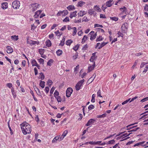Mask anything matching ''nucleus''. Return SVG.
Masks as SVG:
<instances>
[{
	"instance_id": "nucleus-1",
	"label": "nucleus",
	"mask_w": 148,
	"mask_h": 148,
	"mask_svg": "<svg viewBox=\"0 0 148 148\" xmlns=\"http://www.w3.org/2000/svg\"><path fill=\"white\" fill-rule=\"evenodd\" d=\"M20 125L23 133L24 135L30 133L32 131L31 126L26 122H24Z\"/></svg>"
},
{
	"instance_id": "nucleus-2",
	"label": "nucleus",
	"mask_w": 148,
	"mask_h": 148,
	"mask_svg": "<svg viewBox=\"0 0 148 148\" xmlns=\"http://www.w3.org/2000/svg\"><path fill=\"white\" fill-rule=\"evenodd\" d=\"M128 25L127 23L123 24L121 27V30L123 33H126L127 32Z\"/></svg>"
},
{
	"instance_id": "nucleus-3",
	"label": "nucleus",
	"mask_w": 148,
	"mask_h": 148,
	"mask_svg": "<svg viewBox=\"0 0 148 148\" xmlns=\"http://www.w3.org/2000/svg\"><path fill=\"white\" fill-rule=\"evenodd\" d=\"M84 82V80L83 79L77 83L75 86L76 90L77 91H78L80 89V87L82 86Z\"/></svg>"
},
{
	"instance_id": "nucleus-4",
	"label": "nucleus",
	"mask_w": 148,
	"mask_h": 148,
	"mask_svg": "<svg viewBox=\"0 0 148 148\" xmlns=\"http://www.w3.org/2000/svg\"><path fill=\"white\" fill-rule=\"evenodd\" d=\"M20 3L19 1L16 0L13 1L12 3V7L15 9L19 8L20 6Z\"/></svg>"
},
{
	"instance_id": "nucleus-5",
	"label": "nucleus",
	"mask_w": 148,
	"mask_h": 148,
	"mask_svg": "<svg viewBox=\"0 0 148 148\" xmlns=\"http://www.w3.org/2000/svg\"><path fill=\"white\" fill-rule=\"evenodd\" d=\"M73 90L71 88H69L66 91V96L68 97H70L71 94L72 93Z\"/></svg>"
},
{
	"instance_id": "nucleus-6",
	"label": "nucleus",
	"mask_w": 148,
	"mask_h": 148,
	"mask_svg": "<svg viewBox=\"0 0 148 148\" xmlns=\"http://www.w3.org/2000/svg\"><path fill=\"white\" fill-rule=\"evenodd\" d=\"M107 44V42H103L101 44L99 42L98 43L95 45V48H97L98 47V49H101L102 47L105 46Z\"/></svg>"
},
{
	"instance_id": "nucleus-7",
	"label": "nucleus",
	"mask_w": 148,
	"mask_h": 148,
	"mask_svg": "<svg viewBox=\"0 0 148 148\" xmlns=\"http://www.w3.org/2000/svg\"><path fill=\"white\" fill-rule=\"evenodd\" d=\"M39 5V4L38 3H33L31 4V6L32 8V10L33 12L35 11L36 10Z\"/></svg>"
},
{
	"instance_id": "nucleus-8",
	"label": "nucleus",
	"mask_w": 148,
	"mask_h": 148,
	"mask_svg": "<svg viewBox=\"0 0 148 148\" xmlns=\"http://www.w3.org/2000/svg\"><path fill=\"white\" fill-rule=\"evenodd\" d=\"M137 123H135L133 124H130L126 127H125V129L126 130H130L131 129H132L135 127H137V125L132 126V125L137 124Z\"/></svg>"
},
{
	"instance_id": "nucleus-9",
	"label": "nucleus",
	"mask_w": 148,
	"mask_h": 148,
	"mask_svg": "<svg viewBox=\"0 0 148 148\" xmlns=\"http://www.w3.org/2000/svg\"><path fill=\"white\" fill-rule=\"evenodd\" d=\"M96 121V120L94 119H90L86 125V126H89L92 124H93Z\"/></svg>"
},
{
	"instance_id": "nucleus-10",
	"label": "nucleus",
	"mask_w": 148,
	"mask_h": 148,
	"mask_svg": "<svg viewBox=\"0 0 148 148\" xmlns=\"http://www.w3.org/2000/svg\"><path fill=\"white\" fill-rule=\"evenodd\" d=\"M114 2V1L113 0H109L106 2V6L110 7L112 5Z\"/></svg>"
},
{
	"instance_id": "nucleus-11",
	"label": "nucleus",
	"mask_w": 148,
	"mask_h": 148,
	"mask_svg": "<svg viewBox=\"0 0 148 148\" xmlns=\"http://www.w3.org/2000/svg\"><path fill=\"white\" fill-rule=\"evenodd\" d=\"M42 11L41 10H38L35 13L34 16L35 18H37L38 17L39 15L41 14Z\"/></svg>"
},
{
	"instance_id": "nucleus-12",
	"label": "nucleus",
	"mask_w": 148,
	"mask_h": 148,
	"mask_svg": "<svg viewBox=\"0 0 148 148\" xmlns=\"http://www.w3.org/2000/svg\"><path fill=\"white\" fill-rule=\"evenodd\" d=\"M95 62H94V63H93L92 65L88 67V72H89L90 71H91L92 70L94 69V68L95 67Z\"/></svg>"
},
{
	"instance_id": "nucleus-13",
	"label": "nucleus",
	"mask_w": 148,
	"mask_h": 148,
	"mask_svg": "<svg viewBox=\"0 0 148 148\" xmlns=\"http://www.w3.org/2000/svg\"><path fill=\"white\" fill-rule=\"evenodd\" d=\"M7 52L8 53H12L13 51V50L12 47L10 46H8L7 47Z\"/></svg>"
},
{
	"instance_id": "nucleus-14",
	"label": "nucleus",
	"mask_w": 148,
	"mask_h": 148,
	"mask_svg": "<svg viewBox=\"0 0 148 148\" xmlns=\"http://www.w3.org/2000/svg\"><path fill=\"white\" fill-rule=\"evenodd\" d=\"M86 13V12L84 11H80L78 13V15L79 16H82Z\"/></svg>"
},
{
	"instance_id": "nucleus-15",
	"label": "nucleus",
	"mask_w": 148,
	"mask_h": 148,
	"mask_svg": "<svg viewBox=\"0 0 148 148\" xmlns=\"http://www.w3.org/2000/svg\"><path fill=\"white\" fill-rule=\"evenodd\" d=\"M120 10L121 11L122 13H124L127 14L126 12L127 10L126 8L124 6L123 8H120Z\"/></svg>"
},
{
	"instance_id": "nucleus-16",
	"label": "nucleus",
	"mask_w": 148,
	"mask_h": 148,
	"mask_svg": "<svg viewBox=\"0 0 148 148\" xmlns=\"http://www.w3.org/2000/svg\"><path fill=\"white\" fill-rule=\"evenodd\" d=\"M8 3L7 2L3 3L1 5V8L3 9H5L8 8Z\"/></svg>"
},
{
	"instance_id": "nucleus-17",
	"label": "nucleus",
	"mask_w": 148,
	"mask_h": 148,
	"mask_svg": "<svg viewBox=\"0 0 148 148\" xmlns=\"http://www.w3.org/2000/svg\"><path fill=\"white\" fill-rule=\"evenodd\" d=\"M96 76V75L94 74L92 77L90 78L88 80V82H89V83H91L93 80L95 78Z\"/></svg>"
},
{
	"instance_id": "nucleus-18",
	"label": "nucleus",
	"mask_w": 148,
	"mask_h": 148,
	"mask_svg": "<svg viewBox=\"0 0 148 148\" xmlns=\"http://www.w3.org/2000/svg\"><path fill=\"white\" fill-rule=\"evenodd\" d=\"M30 45L31 46H32L36 44H37L38 45L39 44V42L38 41H35L32 40H30Z\"/></svg>"
},
{
	"instance_id": "nucleus-19",
	"label": "nucleus",
	"mask_w": 148,
	"mask_h": 148,
	"mask_svg": "<svg viewBox=\"0 0 148 148\" xmlns=\"http://www.w3.org/2000/svg\"><path fill=\"white\" fill-rule=\"evenodd\" d=\"M67 9L69 10H75V8L74 6L73 5H70L67 7Z\"/></svg>"
},
{
	"instance_id": "nucleus-20",
	"label": "nucleus",
	"mask_w": 148,
	"mask_h": 148,
	"mask_svg": "<svg viewBox=\"0 0 148 148\" xmlns=\"http://www.w3.org/2000/svg\"><path fill=\"white\" fill-rule=\"evenodd\" d=\"M34 88L37 94L39 96L40 95H41V93L39 89H38L36 86H35V87H34Z\"/></svg>"
},
{
	"instance_id": "nucleus-21",
	"label": "nucleus",
	"mask_w": 148,
	"mask_h": 148,
	"mask_svg": "<svg viewBox=\"0 0 148 148\" xmlns=\"http://www.w3.org/2000/svg\"><path fill=\"white\" fill-rule=\"evenodd\" d=\"M11 92L14 98H15L16 96V92L14 90V88L12 87L11 89Z\"/></svg>"
},
{
	"instance_id": "nucleus-22",
	"label": "nucleus",
	"mask_w": 148,
	"mask_h": 148,
	"mask_svg": "<svg viewBox=\"0 0 148 148\" xmlns=\"http://www.w3.org/2000/svg\"><path fill=\"white\" fill-rule=\"evenodd\" d=\"M31 63L33 66H36L38 64L36 60L34 59L32 60Z\"/></svg>"
},
{
	"instance_id": "nucleus-23",
	"label": "nucleus",
	"mask_w": 148,
	"mask_h": 148,
	"mask_svg": "<svg viewBox=\"0 0 148 148\" xmlns=\"http://www.w3.org/2000/svg\"><path fill=\"white\" fill-rule=\"evenodd\" d=\"M85 3L83 1H81L78 2L77 6L78 7H81L82 6L85 4Z\"/></svg>"
},
{
	"instance_id": "nucleus-24",
	"label": "nucleus",
	"mask_w": 148,
	"mask_h": 148,
	"mask_svg": "<svg viewBox=\"0 0 148 148\" xmlns=\"http://www.w3.org/2000/svg\"><path fill=\"white\" fill-rule=\"evenodd\" d=\"M46 46L48 47H50L51 46V42L50 40H47L46 41Z\"/></svg>"
},
{
	"instance_id": "nucleus-25",
	"label": "nucleus",
	"mask_w": 148,
	"mask_h": 148,
	"mask_svg": "<svg viewBox=\"0 0 148 148\" xmlns=\"http://www.w3.org/2000/svg\"><path fill=\"white\" fill-rule=\"evenodd\" d=\"M58 140H59V137L58 136H56L53 140L52 143H56Z\"/></svg>"
},
{
	"instance_id": "nucleus-26",
	"label": "nucleus",
	"mask_w": 148,
	"mask_h": 148,
	"mask_svg": "<svg viewBox=\"0 0 148 148\" xmlns=\"http://www.w3.org/2000/svg\"><path fill=\"white\" fill-rule=\"evenodd\" d=\"M45 82L44 81H42L41 80L40 81V86L42 87V88H44L45 87Z\"/></svg>"
},
{
	"instance_id": "nucleus-27",
	"label": "nucleus",
	"mask_w": 148,
	"mask_h": 148,
	"mask_svg": "<svg viewBox=\"0 0 148 148\" xmlns=\"http://www.w3.org/2000/svg\"><path fill=\"white\" fill-rule=\"evenodd\" d=\"M65 41V37H63L62 40L61 41L60 43V44L59 45L62 46H63L64 44V42Z\"/></svg>"
},
{
	"instance_id": "nucleus-28",
	"label": "nucleus",
	"mask_w": 148,
	"mask_h": 148,
	"mask_svg": "<svg viewBox=\"0 0 148 148\" xmlns=\"http://www.w3.org/2000/svg\"><path fill=\"white\" fill-rule=\"evenodd\" d=\"M53 61L54 60H53L50 59L47 63V65L51 66V64L53 62Z\"/></svg>"
},
{
	"instance_id": "nucleus-29",
	"label": "nucleus",
	"mask_w": 148,
	"mask_h": 148,
	"mask_svg": "<svg viewBox=\"0 0 148 148\" xmlns=\"http://www.w3.org/2000/svg\"><path fill=\"white\" fill-rule=\"evenodd\" d=\"M103 39V38L101 36H99L98 38H97L96 40V42L100 41H102Z\"/></svg>"
},
{
	"instance_id": "nucleus-30",
	"label": "nucleus",
	"mask_w": 148,
	"mask_h": 148,
	"mask_svg": "<svg viewBox=\"0 0 148 148\" xmlns=\"http://www.w3.org/2000/svg\"><path fill=\"white\" fill-rule=\"evenodd\" d=\"M56 53L58 56H60L62 53V51L60 49H59L56 52Z\"/></svg>"
},
{
	"instance_id": "nucleus-31",
	"label": "nucleus",
	"mask_w": 148,
	"mask_h": 148,
	"mask_svg": "<svg viewBox=\"0 0 148 148\" xmlns=\"http://www.w3.org/2000/svg\"><path fill=\"white\" fill-rule=\"evenodd\" d=\"M73 41L71 40H68L66 42V44L67 45L70 46L71 44L72 43Z\"/></svg>"
},
{
	"instance_id": "nucleus-32",
	"label": "nucleus",
	"mask_w": 148,
	"mask_h": 148,
	"mask_svg": "<svg viewBox=\"0 0 148 148\" xmlns=\"http://www.w3.org/2000/svg\"><path fill=\"white\" fill-rule=\"evenodd\" d=\"M87 38L88 37L86 35L84 36L82 39V43H84V42L87 40Z\"/></svg>"
},
{
	"instance_id": "nucleus-33",
	"label": "nucleus",
	"mask_w": 148,
	"mask_h": 148,
	"mask_svg": "<svg viewBox=\"0 0 148 148\" xmlns=\"http://www.w3.org/2000/svg\"><path fill=\"white\" fill-rule=\"evenodd\" d=\"M18 36H16V35L12 36L11 37V39L12 40H14L15 41L17 40L18 39Z\"/></svg>"
},
{
	"instance_id": "nucleus-34",
	"label": "nucleus",
	"mask_w": 148,
	"mask_h": 148,
	"mask_svg": "<svg viewBox=\"0 0 148 148\" xmlns=\"http://www.w3.org/2000/svg\"><path fill=\"white\" fill-rule=\"evenodd\" d=\"M115 141L114 140H112L109 141L107 142V144H112L114 143Z\"/></svg>"
},
{
	"instance_id": "nucleus-35",
	"label": "nucleus",
	"mask_w": 148,
	"mask_h": 148,
	"mask_svg": "<svg viewBox=\"0 0 148 148\" xmlns=\"http://www.w3.org/2000/svg\"><path fill=\"white\" fill-rule=\"evenodd\" d=\"M77 14H73V12H72L71 13L69 16V17L71 18H72L73 17H75L77 16Z\"/></svg>"
},
{
	"instance_id": "nucleus-36",
	"label": "nucleus",
	"mask_w": 148,
	"mask_h": 148,
	"mask_svg": "<svg viewBox=\"0 0 148 148\" xmlns=\"http://www.w3.org/2000/svg\"><path fill=\"white\" fill-rule=\"evenodd\" d=\"M72 29L74 30L73 32V33L72 35L74 36L76 34L77 32L76 28L75 27H73Z\"/></svg>"
},
{
	"instance_id": "nucleus-37",
	"label": "nucleus",
	"mask_w": 148,
	"mask_h": 148,
	"mask_svg": "<svg viewBox=\"0 0 148 148\" xmlns=\"http://www.w3.org/2000/svg\"><path fill=\"white\" fill-rule=\"evenodd\" d=\"M139 129H140V127H139L135 128L133 129H132L131 130H130L128 131V132H132L136 131V130H139Z\"/></svg>"
},
{
	"instance_id": "nucleus-38",
	"label": "nucleus",
	"mask_w": 148,
	"mask_h": 148,
	"mask_svg": "<svg viewBox=\"0 0 148 148\" xmlns=\"http://www.w3.org/2000/svg\"><path fill=\"white\" fill-rule=\"evenodd\" d=\"M106 114H104L101 115H98L97 116V118H103L105 117L106 116Z\"/></svg>"
},
{
	"instance_id": "nucleus-39",
	"label": "nucleus",
	"mask_w": 148,
	"mask_h": 148,
	"mask_svg": "<svg viewBox=\"0 0 148 148\" xmlns=\"http://www.w3.org/2000/svg\"><path fill=\"white\" fill-rule=\"evenodd\" d=\"M52 82L51 80L49 79L47 82V83L49 86H50L52 84Z\"/></svg>"
},
{
	"instance_id": "nucleus-40",
	"label": "nucleus",
	"mask_w": 148,
	"mask_h": 148,
	"mask_svg": "<svg viewBox=\"0 0 148 148\" xmlns=\"http://www.w3.org/2000/svg\"><path fill=\"white\" fill-rule=\"evenodd\" d=\"M110 19L113 21H117L118 20V18L115 17H110Z\"/></svg>"
},
{
	"instance_id": "nucleus-41",
	"label": "nucleus",
	"mask_w": 148,
	"mask_h": 148,
	"mask_svg": "<svg viewBox=\"0 0 148 148\" xmlns=\"http://www.w3.org/2000/svg\"><path fill=\"white\" fill-rule=\"evenodd\" d=\"M79 47V45H76L73 48L74 50L76 51H77L78 50Z\"/></svg>"
},
{
	"instance_id": "nucleus-42",
	"label": "nucleus",
	"mask_w": 148,
	"mask_h": 148,
	"mask_svg": "<svg viewBox=\"0 0 148 148\" xmlns=\"http://www.w3.org/2000/svg\"><path fill=\"white\" fill-rule=\"evenodd\" d=\"M38 60L40 64H43L44 60L43 59L41 58H40L39 59H38Z\"/></svg>"
},
{
	"instance_id": "nucleus-43",
	"label": "nucleus",
	"mask_w": 148,
	"mask_h": 148,
	"mask_svg": "<svg viewBox=\"0 0 148 148\" xmlns=\"http://www.w3.org/2000/svg\"><path fill=\"white\" fill-rule=\"evenodd\" d=\"M54 96L55 98H56L57 97H58V95H59V92L56 90L54 94Z\"/></svg>"
},
{
	"instance_id": "nucleus-44",
	"label": "nucleus",
	"mask_w": 148,
	"mask_h": 148,
	"mask_svg": "<svg viewBox=\"0 0 148 148\" xmlns=\"http://www.w3.org/2000/svg\"><path fill=\"white\" fill-rule=\"evenodd\" d=\"M95 108L94 106L92 105H90L88 107V109L89 110H90L94 109Z\"/></svg>"
},
{
	"instance_id": "nucleus-45",
	"label": "nucleus",
	"mask_w": 148,
	"mask_h": 148,
	"mask_svg": "<svg viewBox=\"0 0 148 148\" xmlns=\"http://www.w3.org/2000/svg\"><path fill=\"white\" fill-rule=\"evenodd\" d=\"M9 122H10V121H9L8 122V126L9 128L10 129V131L11 132L10 133L11 134H13V132H12V129H11V127H10V124H9Z\"/></svg>"
},
{
	"instance_id": "nucleus-46",
	"label": "nucleus",
	"mask_w": 148,
	"mask_h": 148,
	"mask_svg": "<svg viewBox=\"0 0 148 148\" xmlns=\"http://www.w3.org/2000/svg\"><path fill=\"white\" fill-rule=\"evenodd\" d=\"M117 34L119 36L118 37H123L124 35L120 31H119L117 33Z\"/></svg>"
},
{
	"instance_id": "nucleus-47",
	"label": "nucleus",
	"mask_w": 148,
	"mask_h": 148,
	"mask_svg": "<svg viewBox=\"0 0 148 148\" xmlns=\"http://www.w3.org/2000/svg\"><path fill=\"white\" fill-rule=\"evenodd\" d=\"M97 96L101 97H102L101 95V90L99 89L97 92Z\"/></svg>"
},
{
	"instance_id": "nucleus-48",
	"label": "nucleus",
	"mask_w": 148,
	"mask_h": 148,
	"mask_svg": "<svg viewBox=\"0 0 148 148\" xmlns=\"http://www.w3.org/2000/svg\"><path fill=\"white\" fill-rule=\"evenodd\" d=\"M94 11L92 10H88V13L90 15H92L94 12Z\"/></svg>"
},
{
	"instance_id": "nucleus-49",
	"label": "nucleus",
	"mask_w": 148,
	"mask_h": 148,
	"mask_svg": "<svg viewBox=\"0 0 148 148\" xmlns=\"http://www.w3.org/2000/svg\"><path fill=\"white\" fill-rule=\"evenodd\" d=\"M57 100V101L58 102H61L62 101V99L60 96H58L56 98Z\"/></svg>"
},
{
	"instance_id": "nucleus-50",
	"label": "nucleus",
	"mask_w": 148,
	"mask_h": 148,
	"mask_svg": "<svg viewBox=\"0 0 148 148\" xmlns=\"http://www.w3.org/2000/svg\"><path fill=\"white\" fill-rule=\"evenodd\" d=\"M55 33L56 34V35H57L58 36H60L62 34V33H60L59 30H58L57 31L55 32Z\"/></svg>"
},
{
	"instance_id": "nucleus-51",
	"label": "nucleus",
	"mask_w": 148,
	"mask_h": 148,
	"mask_svg": "<svg viewBox=\"0 0 148 148\" xmlns=\"http://www.w3.org/2000/svg\"><path fill=\"white\" fill-rule=\"evenodd\" d=\"M96 58V57H93V56H91V57L90 59V61L91 62H92L94 63V60Z\"/></svg>"
},
{
	"instance_id": "nucleus-52",
	"label": "nucleus",
	"mask_w": 148,
	"mask_h": 148,
	"mask_svg": "<svg viewBox=\"0 0 148 148\" xmlns=\"http://www.w3.org/2000/svg\"><path fill=\"white\" fill-rule=\"evenodd\" d=\"M148 100V97H145L142 99L140 101L142 102H143L146 101Z\"/></svg>"
},
{
	"instance_id": "nucleus-53",
	"label": "nucleus",
	"mask_w": 148,
	"mask_h": 148,
	"mask_svg": "<svg viewBox=\"0 0 148 148\" xmlns=\"http://www.w3.org/2000/svg\"><path fill=\"white\" fill-rule=\"evenodd\" d=\"M147 63H145V62H143L142 63H141V64H140V68H142L144 66V65L147 64Z\"/></svg>"
},
{
	"instance_id": "nucleus-54",
	"label": "nucleus",
	"mask_w": 148,
	"mask_h": 148,
	"mask_svg": "<svg viewBox=\"0 0 148 148\" xmlns=\"http://www.w3.org/2000/svg\"><path fill=\"white\" fill-rule=\"evenodd\" d=\"M145 143V141H143L142 142L139 143V145H141L142 146H147V145L146 144H144L143 145V144Z\"/></svg>"
},
{
	"instance_id": "nucleus-55",
	"label": "nucleus",
	"mask_w": 148,
	"mask_h": 148,
	"mask_svg": "<svg viewBox=\"0 0 148 148\" xmlns=\"http://www.w3.org/2000/svg\"><path fill=\"white\" fill-rule=\"evenodd\" d=\"M67 133H68V131L67 130H64V132H63V133L62 135L63 136L65 137L66 136L67 134Z\"/></svg>"
},
{
	"instance_id": "nucleus-56",
	"label": "nucleus",
	"mask_w": 148,
	"mask_h": 148,
	"mask_svg": "<svg viewBox=\"0 0 148 148\" xmlns=\"http://www.w3.org/2000/svg\"><path fill=\"white\" fill-rule=\"evenodd\" d=\"M95 27H103V26L102 25L98 24H95Z\"/></svg>"
},
{
	"instance_id": "nucleus-57",
	"label": "nucleus",
	"mask_w": 148,
	"mask_h": 148,
	"mask_svg": "<svg viewBox=\"0 0 148 148\" xmlns=\"http://www.w3.org/2000/svg\"><path fill=\"white\" fill-rule=\"evenodd\" d=\"M63 21L64 22H67L69 21V19L68 17H66L63 20Z\"/></svg>"
},
{
	"instance_id": "nucleus-58",
	"label": "nucleus",
	"mask_w": 148,
	"mask_h": 148,
	"mask_svg": "<svg viewBox=\"0 0 148 148\" xmlns=\"http://www.w3.org/2000/svg\"><path fill=\"white\" fill-rule=\"evenodd\" d=\"M36 27L35 25L34 24L32 25H31V30L34 31L35 29H36Z\"/></svg>"
},
{
	"instance_id": "nucleus-59",
	"label": "nucleus",
	"mask_w": 148,
	"mask_h": 148,
	"mask_svg": "<svg viewBox=\"0 0 148 148\" xmlns=\"http://www.w3.org/2000/svg\"><path fill=\"white\" fill-rule=\"evenodd\" d=\"M6 86L9 88L12 87V84L11 83H8L6 84Z\"/></svg>"
},
{
	"instance_id": "nucleus-60",
	"label": "nucleus",
	"mask_w": 148,
	"mask_h": 148,
	"mask_svg": "<svg viewBox=\"0 0 148 148\" xmlns=\"http://www.w3.org/2000/svg\"><path fill=\"white\" fill-rule=\"evenodd\" d=\"M40 75L41 76L40 78L42 80L44 79L45 77L44 74L42 73H40Z\"/></svg>"
},
{
	"instance_id": "nucleus-61",
	"label": "nucleus",
	"mask_w": 148,
	"mask_h": 148,
	"mask_svg": "<svg viewBox=\"0 0 148 148\" xmlns=\"http://www.w3.org/2000/svg\"><path fill=\"white\" fill-rule=\"evenodd\" d=\"M82 21H88V20L87 19V17L86 16H84L82 19Z\"/></svg>"
},
{
	"instance_id": "nucleus-62",
	"label": "nucleus",
	"mask_w": 148,
	"mask_h": 148,
	"mask_svg": "<svg viewBox=\"0 0 148 148\" xmlns=\"http://www.w3.org/2000/svg\"><path fill=\"white\" fill-rule=\"evenodd\" d=\"M44 50V49H39V51H38L39 52L41 55H42L43 53V51Z\"/></svg>"
},
{
	"instance_id": "nucleus-63",
	"label": "nucleus",
	"mask_w": 148,
	"mask_h": 148,
	"mask_svg": "<svg viewBox=\"0 0 148 148\" xmlns=\"http://www.w3.org/2000/svg\"><path fill=\"white\" fill-rule=\"evenodd\" d=\"M95 38L96 36H95V35H91L90 38V40H92L95 39Z\"/></svg>"
},
{
	"instance_id": "nucleus-64",
	"label": "nucleus",
	"mask_w": 148,
	"mask_h": 148,
	"mask_svg": "<svg viewBox=\"0 0 148 148\" xmlns=\"http://www.w3.org/2000/svg\"><path fill=\"white\" fill-rule=\"evenodd\" d=\"M55 88L54 87H53L52 88H51V89L50 91V93L51 94H53V93L55 90Z\"/></svg>"
}]
</instances>
